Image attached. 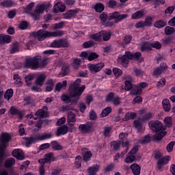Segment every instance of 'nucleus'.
I'll list each match as a JSON object with an SVG mask.
<instances>
[{
  "instance_id": "obj_28",
  "label": "nucleus",
  "mask_w": 175,
  "mask_h": 175,
  "mask_svg": "<svg viewBox=\"0 0 175 175\" xmlns=\"http://www.w3.org/2000/svg\"><path fill=\"white\" fill-rule=\"evenodd\" d=\"M136 117H137V113H136V112H131L130 113L129 112H126L124 115L123 120L129 121V120H135Z\"/></svg>"
},
{
  "instance_id": "obj_24",
  "label": "nucleus",
  "mask_w": 175,
  "mask_h": 175,
  "mask_svg": "<svg viewBox=\"0 0 175 175\" xmlns=\"http://www.w3.org/2000/svg\"><path fill=\"white\" fill-rule=\"evenodd\" d=\"M167 25V23L166 21H164L163 19H160L154 22V27L155 28H158L159 29H161Z\"/></svg>"
},
{
  "instance_id": "obj_61",
  "label": "nucleus",
  "mask_w": 175,
  "mask_h": 175,
  "mask_svg": "<svg viewBox=\"0 0 175 175\" xmlns=\"http://www.w3.org/2000/svg\"><path fill=\"white\" fill-rule=\"evenodd\" d=\"M115 77H120L122 75V70L118 68H114L112 70Z\"/></svg>"
},
{
  "instance_id": "obj_18",
  "label": "nucleus",
  "mask_w": 175,
  "mask_h": 175,
  "mask_svg": "<svg viewBox=\"0 0 175 175\" xmlns=\"http://www.w3.org/2000/svg\"><path fill=\"white\" fill-rule=\"evenodd\" d=\"M49 110V108L47 106H44L43 109H38L36 113L35 116H37L39 117V118H44L46 117V114H47V111Z\"/></svg>"
},
{
  "instance_id": "obj_19",
  "label": "nucleus",
  "mask_w": 175,
  "mask_h": 175,
  "mask_svg": "<svg viewBox=\"0 0 175 175\" xmlns=\"http://www.w3.org/2000/svg\"><path fill=\"white\" fill-rule=\"evenodd\" d=\"M100 168L99 164H94L88 169V173L90 175H96V172L99 171Z\"/></svg>"
},
{
  "instance_id": "obj_50",
  "label": "nucleus",
  "mask_w": 175,
  "mask_h": 175,
  "mask_svg": "<svg viewBox=\"0 0 175 175\" xmlns=\"http://www.w3.org/2000/svg\"><path fill=\"white\" fill-rule=\"evenodd\" d=\"M161 42L165 46H167L169 44H171V43L173 42V37L172 36L166 37L165 38L161 39Z\"/></svg>"
},
{
  "instance_id": "obj_43",
  "label": "nucleus",
  "mask_w": 175,
  "mask_h": 175,
  "mask_svg": "<svg viewBox=\"0 0 175 175\" xmlns=\"http://www.w3.org/2000/svg\"><path fill=\"white\" fill-rule=\"evenodd\" d=\"M19 46H20V44L18 42H14L12 44V47L10 51V54H15V53H17L18 51H19L20 50Z\"/></svg>"
},
{
  "instance_id": "obj_5",
  "label": "nucleus",
  "mask_w": 175,
  "mask_h": 175,
  "mask_svg": "<svg viewBox=\"0 0 175 175\" xmlns=\"http://www.w3.org/2000/svg\"><path fill=\"white\" fill-rule=\"evenodd\" d=\"M125 18H128V14H121L118 12L110 13L108 16V20H115V24L120 23V21H122V20H125Z\"/></svg>"
},
{
  "instance_id": "obj_29",
  "label": "nucleus",
  "mask_w": 175,
  "mask_h": 175,
  "mask_svg": "<svg viewBox=\"0 0 175 175\" xmlns=\"http://www.w3.org/2000/svg\"><path fill=\"white\" fill-rule=\"evenodd\" d=\"M81 66V59L77 57L72 59V68L75 70H78Z\"/></svg>"
},
{
  "instance_id": "obj_36",
  "label": "nucleus",
  "mask_w": 175,
  "mask_h": 175,
  "mask_svg": "<svg viewBox=\"0 0 175 175\" xmlns=\"http://www.w3.org/2000/svg\"><path fill=\"white\" fill-rule=\"evenodd\" d=\"M152 50L151 43L145 42L141 45V51H151Z\"/></svg>"
},
{
  "instance_id": "obj_22",
  "label": "nucleus",
  "mask_w": 175,
  "mask_h": 175,
  "mask_svg": "<svg viewBox=\"0 0 175 175\" xmlns=\"http://www.w3.org/2000/svg\"><path fill=\"white\" fill-rule=\"evenodd\" d=\"M53 157H54V153L53 152L45 154L44 158L41 159V163H43L44 165L45 163H51V159H53Z\"/></svg>"
},
{
  "instance_id": "obj_17",
  "label": "nucleus",
  "mask_w": 175,
  "mask_h": 175,
  "mask_svg": "<svg viewBox=\"0 0 175 175\" xmlns=\"http://www.w3.org/2000/svg\"><path fill=\"white\" fill-rule=\"evenodd\" d=\"M144 10H141L136 11L131 14V20H140V18H143V17H144Z\"/></svg>"
},
{
  "instance_id": "obj_11",
  "label": "nucleus",
  "mask_w": 175,
  "mask_h": 175,
  "mask_svg": "<svg viewBox=\"0 0 175 175\" xmlns=\"http://www.w3.org/2000/svg\"><path fill=\"white\" fill-rule=\"evenodd\" d=\"M12 155L19 161H24V159H25V157H24V152H23V150L21 149H14L12 152Z\"/></svg>"
},
{
  "instance_id": "obj_15",
  "label": "nucleus",
  "mask_w": 175,
  "mask_h": 175,
  "mask_svg": "<svg viewBox=\"0 0 175 175\" xmlns=\"http://www.w3.org/2000/svg\"><path fill=\"white\" fill-rule=\"evenodd\" d=\"M46 79H47V76H46V75L44 74L38 75L35 81L36 85H39L40 87H43V84H44V81H46Z\"/></svg>"
},
{
  "instance_id": "obj_40",
  "label": "nucleus",
  "mask_w": 175,
  "mask_h": 175,
  "mask_svg": "<svg viewBox=\"0 0 175 175\" xmlns=\"http://www.w3.org/2000/svg\"><path fill=\"white\" fill-rule=\"evenodd\" d=\"M91 39L95 42H100L102 40V31L90 36Z\"/></svg>"
},
{
  "instance_id": "obj_20",
  "label": "nucleus",
  "mask_w": 175,
  "mask_h": 175,
  "mask_svg": "<svg viewBox=\"0 0 175 175\" xmlns=\"http://www.w3.org/2000/svg\"><path fill=\"white\" fill-rule=\"evenodd\" d=\"M51 147L53 151H61L62 150H64V146H61L59 142L55 140L51 142Z\"/></svg>"
},
{
  "instance_id": "obj_16",
  "label": "nucleus",
  "mask_w": 175,
  "mask_h": 175,
  "mask_svg": "<svg viewBox=\"0 0 175 175\" xmlns=\"http://www.w3.org/2000/svg\"><path fill=\"white\" fill-rule=\"evenodd\" d=\"M140 114H141V121H150V120H151V118H152V113L151 112H144V110H141L139 111Z\"/></svg>"
},
{
  "instance_id": "obj_47",
  "label": "nucleus",
  "mask_w": 175,
  "mask_h": 175,
  "mask_svg": "<svg viewBox=\"0 0 175 175\" xmlns=\"http://www.w3.org/2000/svg\"><path fill=\"white\" fill-rule=\"evenodd\" d=\"M169 161H170V157L167 156L165 157H163L157 161V165H161L163 166V165L168 163Z\"/></svg>"
},
{
  "instance_id": "obj_64",
  "label": "nucleus",
  "mask_w": 175,
  "mask_h": 175,
  "mask_svg": "<svg viewBox=\"0 0 175 175\" xmlns=\"http://www.w3.org/2000/svg\"><path fill=\"white\" fill-rule=\"evenodd\" d=\"M114 92H109L106 96V102H113L114 100Z\"/></svg>"
},
{
  "instance_id": "obj_38",
  "label": "nucleus",
  "mask_w": 175,
  "mask_h": 175,
  "mask_svg": "<svg viewBox=\"0 0 175 175\" xmlns=\"http://www.w3.org/2000/svg\"><path fill=\"white\" fill-rule=\"evenodd\" d=\"M111 147H112L113 151H120L121 149V142L118 141H112L111 142Z\"/></svg>"
},
{
  "instance_id": "obj_27",
  "label": "nucleus",
  "mask_w": 175,
  "mask_h": 175,
  "mask_svg": "<svg viewBox=\"0 0 175 175\" xmlns=\"http://www.w3.org/2000/svg\"><path fill=\"white\" fill-rule=\"evenodd\" d=\"M101 38H103V40H104V42H109L111 38V32L106 30H102Z\"/></svg>"
},
{
  "instance_id": "obj_63",
  "label": "nucleus",
  "mask_w": 175,
  "mask_h": 175,
  "mask_svg": "<svg viewBox=\"0 0 175 175\" xmlns=\"http://www.w3.org/2000/svg\"><path fill=\"white\" fill-rule=\"evenodd\" d=\"M59 44L61 47H69V42L66 40L59 38Z\"/></svg>"
},
{
  "instance_id": "obj_62",
  "label": "nucleus",
  "mask_w": 175,
  "mask_h": 175,
  "mask_svg": "<svg viewBox=\"0 0 175 175\" xmlns=\"http://www.w3.org/2000/svg\"><path fill=\"white\" fill-rule=\"evenodd\" d=\"M139 148H140V146L135 145L133 147V148L129 151L128 155H135L139 151Z\"/></svg>"
},
{
  "instance_id": "obj_49",
  "label": "nucleus",
  "mask_w": 175,
  "mask_h": 175,
  "mask_svg": "<svg viewBox=\"0 0 175 175\" xmlns=\"http://www.w3.org/2000/svg\"><path fill=\"white\" fill-rule=\"evenodd\" d=\"M61 99L65 103H70V102H74L75 103H77V102L75 101V100H76V98L75 100H72V99H70L69 96H68L66 94H62L61 96Z\"/></svg>"
},
{
  "instance_id": "obj_48",
  "label": "nucleus",
  "mask_w": 175,
  "mask_h": 175,
  "mask_svg": "<svg viewBox=\"0 0 175 175\" xmlns=\"http://www.w3.org/2000/svg\"><path fill=\"white\" fill-rule=\"evenodd\" d=\"M133 85L132 84V81L129 80H126L124 82V90L125 91H132L133 89Z\"/></svg>"
},
{
  "instance_id": "obj_34",
  "label": "nucleus",
  "mask_w": 175,
  "mask_h": 175,
  "mask_svg": "<svg viewBox=\"0 0 175 175\" xmlns=\"http://www.w3.org/2000/svg\"><path fill=\"white\" fill-rule=\"evenodd\" d=\"M159 133H156V135L154 136V140H157L158 142H160L161 139H163L165 136L167 134V131H165L164 130H162L161 131H159Z\"/></svg>"
},
{
  "instance_id": "obj_51",
  "label": "nucleus",
  "mask_w": 175,
  "mask_h": 175,
  "mask_svg": "<svg viewBox=\"0 0 175 175\" xmlns=\"http://www.w3.org/2000/svg\"><path fill=\"white\" fill-rule=\"evenodd\" d=\"M68 122H76V115L72 111L68 113L67 118Z\"/></svg>"
},
{
  "instance_id": "obj_7",
  "label": "nucleus",
  "mask_w": 175,
  "mask_h": 175,
  "mask_svg": "<svg viewBox=\"0 0 175 175\" xmlns=\"http://www.w3.org/2000/svg\"><path fill=\"white\" fill-rule=\"evenodd\" d=\"M124 55L129 59H135L136 61H139V62H143L144 61V58L142 57V53L140 52L132 53L131 51H126Z\"/></svg>"
},
{
  "instance_id": "obj_55",
  "label": "nucleus",
  "mask_w": 175,
  "mask_h": 175,
  "mask_svg": "<svg viewBox=\"0 0 175 175\" xmlns=\"http://www.w3.org/2000/svg\"><path fill=\"white\" fill-rule=\"evenodd\" d=\"M152 17H151L150 16H148L144 21V24L145 25V27H151L152 25Z\"/></svg>"
},
{
  "instance_id": "obj_23",
  "label": "nucleus",
  "mask_w": 175,
  "mask_h": 175,
  "mask_svg": "<svg viewBox=\"0 0 175 175\" xmlns=\"http://www.w3.org/2000/svg\"><path fill=\"white\" fill-rule=\"evenodd\" d=\"M130 169L134 175H140L142 167L137 163H133L130 166Z\"/></svg>"
},
{
  "instance_id": "obj_21",
  "label": "nucleus",
  "mask_w": 175,
  "mask_h": 175,
  "mask_svg": "<svg viewBox=\"0 0 175 175\" xmlns=\"http://www.w3.org/2000/svg\"><path fill=\"white\" fill-rule=\"evenodd\" d=\"M16 164V159L13 157L7 159L4 163V166L6 169H10L12 166Z\"/></svg>"
},
{
  "instance_id": "obj_4",
  "label": "nucleus",
  "mask_w": 175,
  "mask_h": 175,
  "mask_svg": "<svg viewBox=\"0 0 175 175\" xmlns=\"http://www.w3.org/2000/svg\"><path fill=\"white\" fill-rule=\"evenodd\" d=\"M64 35L63 31H49L44 29H40L37 32V38L40 42L49 38H59Z\"/></svg>"
},
{
  "instance_id": "obj_30",
  "label": "nucleus",
  "mask_w": 175,
  "mask_h": 175,
  "mask_svg": "<svg viewBox=\"0 0 175 175\" xmlns=\"http://www.w3.org/2000/svg\"><path fill=\"white\" fill-rule=\"evenodd\" d=\"M162 105H163V109L164 111H165L166 113H168V111H170V109L172 106L170 105V101L169 100V99H164L162 101Z\"/></svg>"
},
{
  "instance_id": "obj_54",
  "label": "nucleus",
  "mask_w": 175,
  "mask_h": 175,
  "mask_svg": "<svg viewBox=\"0 0 175 175\" xmlns=\"http://www.w3.org/2000/svg\"><path fill=\"white\" fill-rule=\"evenodd\" d=\"M56 8L59 12H61V13H64V12L66 10V6L65 5V3L62 2L57 3L56 4Z\"/></svg>"
},
{
  "instance_id": "obj_25",
  "label": "nucleus",
  "mask_w": 175,
  "mask_h": 175,
  "mask_svg": "<svg viewBox=\"0 0 175 175\" xmlns=\"http://www.w3.org/2000/svg\"><path fill=\"white\" fill-rule=\"evenodd\" d=\"M133 126L137 129L138 133L143 131V122H142V121L135 120L133 121Z\"/></svg>"
},
{
  "instance_id": "obj_46",
  "label": "nucleus",
  "mask_w": 175,
  "mask_h": 175,
  "mask_svg": "<svg viewBox=\"0 0 175 175\" xmlns=\"http://www.w3.org/2000/svg\"><path fill=\"white\" fill-rule=\"evenodd\" d=\"M96 13H102L105 10V5L102 3H97L94 6Z\"/></svg>"
},
{
  "instance_id": "obj_31",
  "label": "nucleus",
  "mask_w": 175,
  "mask_h": 175,
  "mask_svg": "<svg viewBox=\"0 0 175 175\" xmlns=\"http://www.w3.org/2000/svg\"><path fill=\"white\" fill-rule=\"evenodd\" d=\"M142 92H143V89L139 88L137 85H134L133 89L130 91L131 95H142Z\"/></svg>"
},
{
  "instance_id": "obj_3",
  "label": "nucleus",
  "mask_w": 175,
  "mask_h": 175,
  "mask_svg": "<svg viewBox=\"0 0 175 175\" xmlns=\"http://www.w3.org/2000/svg\"><path fill=\"white\" fill-rule=\"evenodd\" d=\"M12 140V135L8 133H2L0 138V163H3L5 151L8 148V144Z\"/></svg>"
},
{
  "instance_id": "obj_6",
  "label": "nucleus",
  "mask_w": 175,
  "mask_h": 175,
  "mask_svg": "<svg viewBox=\"0 0 175 175\" xmlns=\"http://www.w3.org/2000/svg\"><path fill=\"white\" fill-rule=\"evenodd\" d=\"M148 126H150L152 132H155L156 133H158V132H161V131H165V129L163 128V124L159 120L150 121L148 123Z\"/></svg>"
},
{
  "instance_id": "obj_1",
  "label": "nucleus",
  "mask_w": 175,
  "mask_h": 175,
  "mask_svg": "<svg viewBox=\"0 0 175 175\" xmlns=\"http://www.w3.org/2000/svg\"><path fill=\"white\" fill-rule=\"evenodd\" d=\"M48 59L44 57L42 59V56H34L33 57L26 58L24 62L25 69H31V70H36L39 68H43L47 66Z\"/></svg>"
},
{
  "instance_id": "obj_2",
  "label": "nucleus",
  "mask_w": 175,
  "mask_h": 175,
  "mask_svg": "<svg viewBox=\"0 0 175 175\" xmlns=\"http://www.w3.org/2000/svg\"><path fill=\"white\" fill-rule=\"evenodd\" d=\"M80 83H81V79L78 78L75 80V82L70 84V96L71 98H75V102H79L80 96H81L83 92L85 90V85H83L80 87Z\"/></svg>"
},
{
  "instance_id": "obj_57",
  "label": "nucleus",
  "mask_w": 175,
  "mask_h": 175,
  "mask_svg": "<svg viewBox=\"0 0 175 175\" xmlns=\"http://www.w3.org/2000/svg\"><path fill=\"white\" fill-rule=\"evenodd\" d=\"M163 73V72H162L161 68L157 67L153 70L152 75L154 76L155 77H159V76H161V75H162Z\"/></svg>"
},
{
  "instance_id": "obj_52",
  "label": "nucleus",
  "mask_w": 175,
  "mask_h": 175,
  "mask_svg": "<svg viewBox=\"0 0 175 175\" xmlns=\"http://www.w3.org/2000/svg\"><path fill=\"white\" fill-rule=\"evenodd\" d=\"M136 161V156L133 154H129L124 159L126 163H133Z\"/></svg>"
},
{
  "instance_id": "obj_8",
  "label": "nucleus",
  "mask_w": 175,
  "mask_h": 175,
  "mask_svg": "<svg viewBox=\"0 0 175 175\" xmlns=\"http://www.w3.org/2000/svg\"><path fill=\"white\" fill-rule=\"evenodd\" d=\"M79 131H80L81 133H91L92 132H94L92 123L86 122L85 124H80L79 126Z\"/></svg>"
},
{
  "instance_id": "obj_33",
  "label": "nucleus",
  "mask_w": 175,
  "mask_h": 175,
  "mask_svg": "<svg viewBox=\"0 0 175 175\" xmlns=\"http://www.w3.org/2000/svg\"><path fill=\"white\" fill-rule=\"evenodd\" d=\"M14 94V92L13 91V89H8L4 93V99H6L7 100H10L11 98H13Z\"/></svg>"
},
{
  "instance_id": "obj_10",
  "label": "nucleus",
  "mask_w": 175,
  "mask_h": 175,
  "mask_svg": "<svg viewBox=\"0 0 175 175\" xmlns=\"http://www.w3.org/2000/svg\"><path fill=\"white\" fill-rule=\"evenodd\" d=\"M89 70L90 72H94V73H98V72H100L103 68H105L104 63H98L97 64H88Z\"/></svg>"
},
{
  "instance_id": "obj_45",
  "label": "nucleus",
  "mask_w": 175,
  "mask_h": 175,
  "mask_svg": "<svg viewBox=\"0 0 175 175\" xmlns=\"http://www.w3.org/2000/svg\"><path fill=\"white\" fill-rule=\"evenodd\" d=\"M175 32V29L170 26H166L164 29V33L167 36H169L170 35H173Z\"/></svg>"
},
{
  "instance_id": "obj_42",
  "label": "nucleus",
  "mask_w": 175,
  "mask_h": 175,
  "mask_svg": "<svg viewBox=\"0 0 175 175\" xmlns=\"http://www.w3.org/2000/svg\"><path fill=\"white\" fill-rule=\"evenodd\" d=\"M151 142V136L150 134L145 135L142 139L139 140L140 144H148Z\"/></svg>"
},
{
  "instance_id": "obj_13",
  "label": "nucleus",
  "mask_w": 175,
  "mask_h": 175,
  "mask_svg": "<svg viewBox=\"0 0 175 175\" xmlns=\"http://www.w3.org/2000/svg\"><path fill=\"white\" fill-rule=\"evenodd\" d=\"M25 140L26 147H29V146H31V144H35L36 142H39V139H38V135L25 137Z\"/></svg>"
},
{
  "instance_id": "obj_39",
  "label": "nucleus",
  "mask_w": 175,
  "mask_h": 175,
  "mask_svg": "<svg viewBox=\"0 0 175 175\" xmlns=\"http://www.w3.org/2000/svg\"><path fill=\"white\" fill-rule=\"evenodd\" d=\"M118 58L123 66L125 68L128 67V65H129V59L125 55H123L121 57Z\"/></svg>"
},
{
  "instance_id": "obj_44",
  "label": "nucleus",
  "mask_w": 175,
  "mask_h": 175,
  "mask_svg": "<svg viewBox=\"0 0 175 175\" xmlns=\"http://www.w3.org/2000/svg\"><path fill=\"white\" fill-rule=\"evenodd\" d=\"M94 46H95V42H94L92 40L86 41L82 44L83 49H91V47H94Z\"/></svg>"
},
{
  "instance_id": "obj_9",
  "label": "nucleus",
  "mask_w": 175,
  "mask_h": 175,
  "mask_svg": "<svg viewBox=\"0 0 175 175\" xmlns=\"http://www.w3.org/2000/svg\"><path fill=\"white\" fill-rule=\"evenodd\" d=\"M10 113L11 116H16L19 120H23L24 116L25 115V109L21 110L14 107H11L10 109Z\"/></svg>"
},
{
  "instance_id": "obj_37",
  "label": "nucleus",
  "mask_w": 175,
  "mask_h": 175,
  "mask_svg": "<svg viewBox=\"0 0 175 175\" xmlns=\"http://www.w3.org/2000/svg\"><path fill=\"white\" fill-rule=\"evenodd\" d=\"M1 6L3 8H13L14 1L13 0H5L0 3Z\"/></svg>"
},
{
  "instance_id": "obj_56",
  "label": "nucleus",
  "mask_w": 175,
  "mask_h": 175,
  "mask_svg": "<svg viewBox=\"0 0 175 175\" xmlns=\"http://www.w3.org/2000/svg\"><path fill=\"white\" fill-rule=\"evenodd\" d=\"M24 102L27 106H32L33 105V98L31 96H27L24 98Z\"/></svg>"
},
{
  "instance_id": "obj_59",
  "label": "nucleus",
  "mask_w": 175,
  "mask_h": 175,
  "mask_svg": "<svg viewBox=\"0 0 175 175\" xmlns=\"http://www.w3.org/2000/svg\"><path fill=\"white\" fill-rule=\"evenodd\" d=\"M96 58H99V55L95 52H92L89 53L88 59V61L91 62L94 61V59H96Z\"/></svg>"
},
{
  "instance_id": "obj_14",
  "label": "nucleus",
  "mask_w": 175,
  "mask_h": 175,
  "mask_svg": "<svg viewBox=\"0 0 175 175\" xmlns=\"http://www.w3.org/2000/svg\"><path fill=\"white\" fill-rule=\"evenodd\" d=\"M68 126L63 124L57 128L56 131V136L59 137V136L66 135L68 133Z\"/></svg>"
},
{
  "instance_id": "obj_53",
  "label": "nucleus",
  "mask_w": 175,
  "mask_h": 175,
  "mask_svg": "<svg viewBox=\"0 0 175 175\" xmlns=\"http://www.w3.org/2000/svg\"><path fill=\"white\" fill-rule=\"evenodd\" d=\"M112 111L111 107H107L105 109H104L102 112H101V117L103 118L105 117H107V116H109V114L111 113V112Z\"/></svg>"
},
{
  "instance_id": "obj_60",
  "label": "nucleus",
  "mask_w": 175,
  "mask_h": 175,
  "mask_svg": "<svg viewBox=\"0 0 175 175\" xmlns=\"http://www.w3.org/2000/svg\"><path fill=\"white\" fill-rule=\"evenodd\" d=\"M51 47L53 49H61V44L59 40H55L51 43Z\"/></svg>"
},
{
  "instance_id": "obj_32",
  "label": "nucleus",
  "mask_w": 175,
  "mask_h": 175,
  "mask_svg": "<svg viewBox=\"0 0 175 175\" xmlns=\"http://www.w3.org/2000/svg\"><path fill=\"white\" fill-rule=\"evenodd\" d=\"M66 85H68V82L66 81H63L62 83L59 82L55 85V91L59 92L62 88H66Z\"/></svg>"
},
{
  "instance_id": "obj_12",
  "label": "nucleus",
  "mask_w": 175,
  "mask_h": 175,
  "mask_svg": "<svg viewBox=\"0 0 175 175\" xmlns=\"http://www.w3.org/2000/svg\"><path fill=\"white\" fill-rule=\"evenodd\" d=\"M12 42V36L3 33L0 34V44L3 46V44H9Z\"/></svg>"
},
{
  "instance_id": "obj_35",
  "label": "nucleus",
  "mask_w": 175,
  "mask_h": 175,
  "mask_svg": "<svg viewBox=\"0 0 175 175\" xmlns=\"http://www.w3.org/2000/svg\"><path fill=\"white\" fill-rule=\"evenodd\" d=\"M84 162H90L92 158V152L90 150L86 151L82 155Z\"/></svg>"
},
{
  "instance_id": "obj_58",
  "label": "nucleus",
  "mask_w": 175,
  "mask_h": 175,
  "mask_svg": "<svg viewBox=\"0 0 175 175\" xmlns=\"http://www.w3.org/2000/svg\"><path fill=\"white\" fill-rule=\"evenodd\" d=\"M45 9H46V4H41V5H37L36 9L35 10L36 13H40V14L44 12Z\"/></svg>"
},
{
  "instance_id": "obj_26",
  "label": "nucleus",
  "mask_w": 175,
  "mask_h": 175,
  "mask_svg": "<svg viewBox=\"0 0 175 175\" xmlns=\"http://www.w3.org/2000/svg\"><path fill=\"white\" fill-rule=\"evenodd\" d=\"M38 141L42 142L43 140H50L53 137L51 133H42L41 135H37Z\"/></svg>"
},
{
  "instance_id": "obj_41",
  "label": "nucleus",
  "mask_w": 175,
  "mask_h": 175,
  "mask_svg": "<svg viewBox=\"0 0 175 175\" xmlns=\"http://www.w3.org/2000/svg\"><path fill=\"white\" fill-rule=\"evenodd\" d=\"M77 14V11L74 10H70L68 12L65 14L64 18L66 20H70L72 17H75V15Z\"/></svg>"
}]
</instances>
